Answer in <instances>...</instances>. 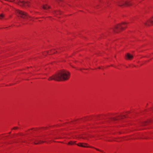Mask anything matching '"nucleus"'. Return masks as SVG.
Instances as JSON below:
<instances>
[{
  "mask_svg": "<svg viewBox=\"0 0 153 153\" xmlns=\"http://www.w3.org/2000/svg\"><path fill=\"white\" fill-rule=\"evenodd\" d=\"M57 81H64L68 79L70 77V73L66 70H62L57 73Z\"/></svg>",
  "mask_w": 153,
  "mask_h": 153,
  "instance_id": "1",
  "label": "nucleus"
},
{
  "mask_svg": "<svg viewBox=\"0 0 153 153\" xmlns=\"http://www.w3.org/2000/svg\"><path fill=\"white\" fill-rule=\"evenodd\" d=\"M15 13L18 16L24 19L28 18H30V16H28L26 13L19 10H16Z\"/></svg>",
  "mask_w": 153,
  "mask_h": 153,
  "instance_id": "2",
  "label": "nucleus"
},
{
  "mask_svg": "<svg viewBox=\"0 0 153 153\" xmlns=\"http://www.w3.org/2000/svg\"><path fill=\"white\" fill-rule=\"evenodd\" d=\"M127 24V23L126 22H123L121 24H119L114 26L113 27H111V29L115 32L117 33L119 32L120 30H122L125 27H123L122 26V25H124Z\"/></svg>",
  "mask_w": 153,
  "mask_h": 153,
  "instance_id": "3",
  "label": "nucleus"
},
{
  "mask_svg": "<svg viewBox=\"0 0 153 153\" xmlns=\"http://www.w3.org/2000/svg\"><path fill=\"white\" fill-rule=\"evenodd\" d=\"M118 5L120 6H129L131 4L129 1L120 0L118 2Z\"/></svg>",
  "mask_w": 153,
  "mask_h": 153,
  "instance_id": "4",
  "label": "nucleus"
},
{
  "mask_svg": "<svg viewBox=\"0 0 153 153\" xmlns=\"http://www.w3.org/2000/svg\"><path fill=\"white\" fill-rule=\"evenodd\" d=\"M144 24L146 26L153 25V17L145 22Z\"/></svg>",
  "mask_w": 153,
  "mask_h": 153,
  "instance_id": "5",
  "label": "nucleus"
},
{
  "mask_svg": "<svg viewBox=\"0 0 153 153\" xmlns=\"http://www.w3.org/2000/svg\"><path fill=\"white\" fill-rule=\"evenodd\" d=\"M57 73L52 76H50L48 79V80H55L57 81V80L56 79L57 78Z\"/></svg>",
  "mask_w": 153,
  "mask_h": 153,
  "instance_id": "6",
  "label": "nucleus"
},
{
  "mask_svg": "<svg viewBox=\"0 0 153 153\" xmlns=\"http://www.w3.org/2000/svg\"><path fill=\"white\" fill-rule=\"evenodd\" d=\"M77 145L78 146L82 147H91L92 148H93V147H89L87 146V144L85 143H79L78 144H77Z\"/></svg>",
  "mask_w": 153,
  "mask_h": 153,
  "instance_id": "7",
  "label": "nucleus"
},
{
  "mask_svg": "<svg viewBox=\"0 0 153 153\" xmlns=\"http://www.w3.org/2000/svg\"><path fill=\"white\" fill-rule=\"evenodd\" d=\"M133 56L129 53H127L125 56V58L126 59L130 60L132 58Z\"/></svg>",
  "mask_w": 153,
  "mask_h": 153,
  "instance_id": "8",
  "label": "nucleus"
},
{
  "mask_svg": "<svg viewBox=\"0 0 153 153\" xmlns=\"http://www.w3.org/2000/svg\"><path fill=\"white\" fill-rule=\"evenodd\" d=\"M53 14L55 16L61 13V12L59 10H54L52 12Z\"/></svg>",
  "mask_w": 153,
  "mask_h": 153,
  "instance_id": "9",
  "label": "nucleus"
},
{
  "mask_svg": "<svg viewBox=\"0 0 153 153\" xmlns=\"http://www.w3.org/2000/svg\"><path fill=\"white\" fill-rule=\"evenodd\" d=\"M19 5L21 6L25 5L28 6V3L27 2H25V1H21L19 3Z\"/></svg>",
  "mask_w": 153,
  "mask_h": 153,
  "instance_id": "10",
  "label": "nucleus"
},
{
  "mask_svg": "<svg viewBox=\"0 0 153 153\" xmlns=\"http://www.w3.org/2000/svg\"><path fill=\"white\" fill-rule=\"evenodd\" d=\"M45 10H47L50 8L49 6L47 5H44L42 7Z\"/></svg>",
  "mask_w": 153,
  "mask_h": 153,
  "instance_id": "11",
  "label": "nucleus"
},
{
  "mask_svg": "<svg viewBox=\"0 0 153 153\" xmlns=\"http://www.w3.org/2000/svg\"><path fill=\"white\" fill-rule=\"evenodd\" d=\"M76 141H70L68 143V145H73L75 143Z\"/></svg>",
  "mask_w": 153,
  "mask_h": 153,
  "instance_id": "12",
  "label": "nucleus"
},
{
  "mask_svg": "<svg viewBox=\"0 0 153 153\" xmlns=\"http://www.w3.org/2000/svg\"><path fill=\"white\" fill-rule=\"evenodd\" d=\"M4 16L3 14H1L0 15V19H1Z\"/></svg>",
  "mask_w": 153,
  "mask_h": 153,
  "instance_id": "13",
  "label": "nucleus"
},
{
  "mask_svg": "<svg viewBox=\"0 0 153 153\" xmlns=\"http://www.w3.org/2000/svg\"><path fill=\"white\" fill-rule=\"evenodd\" d=\"M55 52H57V51H55V50H54L52 51V53H55Z\"/></svg>",
  "mask_w": 153,
  "mask_h": 153,
  "instance_id": "14",
  "label": "nucleus"
},
{
  "mask_svg": "<svg viewBox=\"0 0 153 153\" xmlns=\"http://www.w3.org/2000/svg\"><path fill=\"white\" fill-rule=\"evenodd\" d=\"M80 138H82V139H85V138L84 137H80Z\"/></svg>",
  "mask_w": 153,
  "mask_h": 153,
  "instance_id": "15",
  "label": "nucleus"
},
{
  "mask_svg": "<svg viewBox=\"0 0 153 153\" xmlns=\"http://www.w3.org/2000/svg\"><path fill=\"white\" fill-rule=\"evenodd\" d=\"M18 128V127H14L13 129H17Z\"/></svg>",
  "mask_w": 153,
  "mask_h": 153,
  "instance_id": "16",
  "label": "nucleus"
},
{
  "mask_svg": "<svg viewBox=\"0 0 153 153\" xmlns=\"http://www.w3.org/2000/svg\"><path fill=\"white\" fill-rule=\"evenodd\" d=\"M94 149H96V150H98V151H100L99 149H96V148H94Z\"/></svg>",
  "mask_w": 153,
  "mask_h": 153,
  "instance_id": "17",
  "label": "nucleus"
},
{
  "mask_svg": "<svg viewBox=\"0 0 153 153\" xmlns=\"http://www.w3.org/2000/svg\"><path fill=\"white\" fill-rule=\"evenodd\" d=\"M43 142L41 141H40V142H39V143H43Z\"/></svg>",
  "mask_w": 153,
  "mask_h": 153,
  "instance_id": "18",
  "label": "nucleus"
},
{
  "mask_svg": "<svg viewBox=\"0 0 153 153\" xmlns=\"http://www.w3.org/2000/svg\"><path fill=\"white\" fill-rule=\"evenodd\" d=\"M98 68H99V69H100V67H99Z\"/></svg>",
  "mask_w": 153,
  "mask_h": 153,
  "instance_id": "19",
  "label": "nucleus"
},
{
  "mask_svg": "<svg viewBox=\"0 0 153 153\" xmlns=\"http://www.w3.org/2000/svg\"><path fill=\"white\" fill-rule=\"evenodd\" d=\"M35 144H37V143H35Z\"/></svg>",
  "mask_w": 153,
  "mask_h": 153,
  "instance_id": "20",
  "label": "nucleus"
},
{
  "mask_svg": "<svg viewBox=\"0 0 153 153\" xmlns=\"http://www.w3.org/2000/svg\"><path fill=\"white\" fill-rule=\"evenodd\" d=\"M59 1H60V0H59Z\"/></svg>",
  "mask_w": 153,
  "mask_h": 153,
  "instance_id": "21",
  "label": "nucleus"
}]
</instances>
